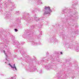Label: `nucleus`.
<instances>
[{
    "label": "nucleus",
    "instance_id": "nucleus-1",
    "mask_svg": "<svg viewBox=\"0 0 79 79\" xmlns=\"http://www.w3.org/2000/svg\"><path fill=\"white\" fill-rule=\"evenodd\" d=\"M9 65H10V66L11 67V68H13V69L15 68V70H16V67L15 66V64H14V67H13V66H12V65H11L10 64H9Z\"/></svg>",
    "mask_w": 79,
    "mask_h": 79
},
{
    "label": "nucleus",
    "instance_id": "nucleus-2",
    "mask_svg": "<svg viewBox=\"0 0 79 79\" xmlns=\"http://www.w3.org/2000/svg\"><path fill=\"white\" fill-rule=\"evenodd\" d=\"M45 9H46V10H50V7H45Z\"/></svg>",
    "mask_w": 79,
    "mask_h": 79
},
{
    "label": "nucleus",
    "instance_id": "nucleus-3",
    "mask_svg": "<svg viewBox=\"0 0 79 79\" xmlns=\"http://www.w3.org/2000/svg\"><path fill=\"white\" fill-rule=\"evenodd\" d=\"M15 32H17L18 31V30H17V29H15Z\"/></svg>",
    "mask_w": 79,
    "mask_h": 79
},
{
    "label": "nucleus",
    "instance_id": "nucleus-4",
    "mask_svg": "<svg viewBox=\"0 0 79 79\" xmlns=\"http://www.w3.org/2000/svg\"><path fill=\"white\" fill-rule=\"evenodd\" d=\"M60 53L61 55H62L63 54V53H62V52H60Z\"/></svg>",
    "mask_w": 79,
    "mask_h": 79
},
{
    "label": "nucleus",
    "instance_id": "nucleus-5",
    "mask_svg": "<svg viewBox=\"0 0 79 79\" xmlns=\"http://www.w3.org/2000/svg\"><path fill=\"white\" fill-rule=\"evenodd\" d=\"M45 13H46V14H47V13H48V12L46 13V12H45Z\"/></svg>",
    "mask_w": 79,
    "mask_h": 79
}]
</instances>
